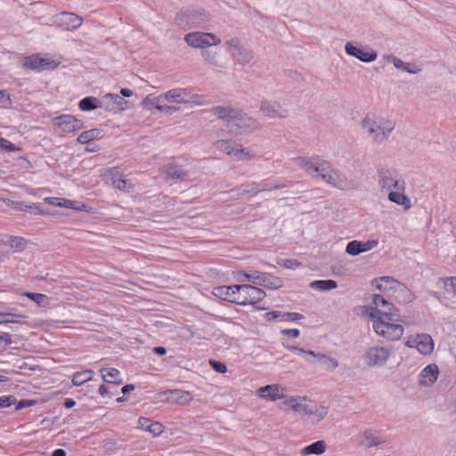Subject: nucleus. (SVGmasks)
<instances>
[{"mask_svg":"<svg viewBox=\"0 0 456 456\" xmlns=\"http://www.w3.org/2000/svg\"><path fill=\"white\" fill-rule=\"evenodd\" d=\"M293 162L313 177L321 178L334 187L343 189L345 182L338 171L320 156L297 157L293 159Z\"/></svg>","mask_w":456,"mask_h":456,"instance_id":"nucleus-1","label":"nucleus"},{"mask_svg":"<svg viewBox=\"0 0 456 456\" xmlns=\"http://www.w3.org/2000/svg\"><path fill=\"white\" fill-rule=\"evenodd\" d=\"M212 111L225 122V126L231 134L240 135L250 134L259 129V122L240 110L216 106Z\"/></svg>","mask_w":456,"mask_h":456,"instance_id":"nucleus-2","label":"nucleus"},{"mask_svg":"<svg viewBox=\"0 0 456 456\" xmlns=\"http://www.w3.org/2000/svg\"><path fill=\"white\" fill-rule=\"evenodd\" d=\"M379 309L371 308L370 317L373 320V330L375 332L388 340H398L403 334V328L401 324L389 322L380 315Z\"/></svg>","mask_w":456,"mask_h":456,"instance_id":"nucleus-3","label":"nucleus"},{"mask_svg":"<svg viewBox=\"0 0 456 456\" xmlns=\"http://www.w3.org/2000/svg\"><path fill=\"white\" fill-rule=\"evenodd\" d=\"M362 127L372 136L374 142H383L388 139L390 134L395 129V123L382 118L379 120V124H377L374 119L366 116L362 120Z\"/></svg>","mask_w":456,"mask_h":456,"instance_id":"nucleus-4","label":"nucleus"},{"mask_svg":"<svg viewBox=\"0 0 456 456\" xmlns=\"http://www.w3.org/2000/svg\"><path fill=\"white\" fill-rule=\"evenodd\" d=\"M237 280L240 281H249L256 286L265 287L269 289H277L282 287L283 281L281 278L271 275L268 273H260L253 271L248 273L245 271L237 273Z\"/></svg>","mask_w":456,"mask_h":456,"instance_id":"nucleus-5","label":"nucleus"},{"mask_svg":"<svg viewBox=\"0 0 456 456\" xmlns=\"http://www.w3.org/2000/svg\"><path fill=\"white\" fill-rule=\"evenodd\" d=\"M235 289L237 290V305H251L256 309H264V307L257 305L266 296L262 289L253 285L240 284L237 285Z\"/></svg>","mask_w":456,"mask_h":456,"instance_id":"nucleus-6","label":"nucleus"},{"mask_svg":"<svg viewBox=\"0 0 456 456\" xmlns=\"http://www.w3.org/2000/svg\"><path fill=\"white\" fill-rule=\"evenodd\" d=\"M208 20V15L204 11L186 9L176 14L175 21L185 28H204Z\"/></svg>","mask_w":456,"mask_h":456,"instance_id":"nucleus-7","label":"nucleus"},{"mask_svg":"<svg viewBox=\"0 0 456 456\" xmlns=\"http://www.w3.org/2000/svg\"><path fill=\"white\" fill-rule=\"evenodd\" d=\"M379 184L381 189L388 191L396 189L398 191H404L405 182L400 178L398 172L395 169L379 168L378 169Z\"/></svg>","mask_w":456,"mask_h":456,"instance_id":"nucleus-8","label":"nucleus"},{"mask_svg":"<svg viewBox=\"0 0 456 456\" xmlns=\"http://www.w3.org/2000/svg\"><path fill=\"white\" fill-rule=\"evenodd\" d=\"M392 353L390 346H371L364 352L363 359L365 363L370 367H381L386 364Z\"/></svg>","mask_w":456,"mask_h":456,"instance_id":"nucleus-9","label":"nucleus"},{"mask_svg":"<svg viewBox=\"0 0 456 456\" xmlns=\"http://www.w3.org/2000/svg\"><path fill=\"white\" fill-rule=\"evenodd\" d=\"M345 51L348 55L366 63L374 61L378 57V53L369 46L354 45L352 42L346 44Z\"/></svg>","mask_w":456,"mask_h":456,"instance_id":"nucleus-10","label":"nucleus"},{"mask_svg":"<svg viewBox=\"0 0 456 456\" xmlns=\"http://www.w3.org/2000/svg\"><path fill=\"white\" fill-rule=\"evenodd\" d=\"M53 123L65 133H72L84 128V122L76 117L62 114L53 118Z\"/></svg>","mask_w":456,"mask_h":456,"instance_id":"nucleus-11","label":"nucleus"},{"mask_svg":"<svg viewBox=\"0 0 456 456\" xmlns=\"http://www.w3.org/2000/svg\"><path fill=\"white\" fill-rule=\"evenodd\" d=\"M261 111L270 118H286L289 111L281 108L277 101L263 100L260 105Z\"/></svg>","mask_w":456,"mask_h":456,"instance_id":"nucleus-12","label":"nucleus"},{"mask_svg":"<svg viewBox=\"0 0 456 456\" xmlns=\"http://www.w3.org/2000/svg\"><path fill=\"white\" fill-rule=\"evenodd\" d=\"M305 361L311 364L319 363L321 366H323L327 370L333 371L338 366V362L336 359L327 356L324 354L315 353L311 351V353H306Z\"/></svg>","mask_w":456,"mask_h":456,"instance_id":"nucleus-13","label":"nucleus"},{"mask_svg":"<svg viewBox=\"0 0 456 456\" xmlns=\"http://www.w3.org/2000/svg\"><path fill=\"white\" fill-rule=\"evenodd\" d=\"M285 387L280 385H267L259 387L256 390V395L267 401L274 402L278 399L285 397Z\"/></svg>","mask_w":456,"mask_h":456,"instance_id":"nucleus-14","label":"nucleus"},{"mask_svg":"<svg viewBox=\"0 0 456 456\" xmlns=\"http://www.w3.org/2000/svg\"><path fill=\"white\" fill-rule=\"evenodd\" d=\"M210 39L214 40L215 37L209 33L191 32L185 36L184 40L188 45L194 48H205L212 45Z\"/></svg>","mask_w":456,"mask_h":456,"instance_id":"nucleus-15","label":"nucleus"},{"mask_svg":"<svg viewBox=\"0 0 456 456\" xmlns=\"http://www.w3.org/2000/svg\"><path fill=\"white\" fill-rule=\"evenodd\" d=\"M56 22L65 29L72 30L82 25L83 19L73 12H62L56 16Z\"/></svg>","mask_w":456,"mask_h":456,"instance_id":"nucleus-16","label":"nucleus"},{"mask_svg":"<svg viewBox=\"0 0 456 456\" xmlns=\"http://www.w3.org/2000/svg\"><path fill=\"white\" fill-rule=\"evenodd\" d=\"M0 243L10 247L12 252L18 253L22 252L27 248L28 240L20 236L2 234L0 236Z\"/></svg>","mask_w":456,"mask_h":456,"instance_id":"nucleus-17","label":"nucleus"},{"mask_svg":"<svg viewBox=\"0 0 456 456\" xmlns=\"http://www.w3.org/2000/svg\"><path fill=\"white\" fill-rule=\"evenodd\" d=\"M289 410H292L295 412L299 413L305 419L310 407V402L304 398L289 397L281 403Z\"/></svg>","mask_w":456,"mask_h":456,"instance_id":"nucleus-18","label":"nucleus"},{"mask_svg":"<svg viewBox=\"0 0 456 456\" xmlns=\"http://www.w3.org/2000/svg\"><path fill=\"white\" fill-rule=\"evenodd\" d=\"M289 410H292L295 412L299 413L305 419L310 407V402L304 398L289 397L281 403Z\"/></svg>","mask_w":456,"mask_h":456,"instance_id":"nucleus-19","label":"nucleus"},{"mask_svg":"<svg viewBox=\"0 0 456 456\" xmlns=\"http://www.w3.org/2000/svg\"><path fill=\"white\" fill-rule=\"evenodd\" d=\"M392 296L399 304H407L414 300V294L402 282L394 283Z\"/></svg>","mask_w":456,"mask_h":456,"instance_id":"nucleus-20","label":"nucleus"},{"mask_svg":"<svg viewBox=\"0 0 456 456\" xmlns=\"http://www.w3.org/2000/svg\"><path fill=\"white\" fill-rule=\"evenodd\" d=\"M439 370L436 364H428L420 372L419 385L424 387L432 386L438 379Z\"/></svg>","mask_w":456,"mask_h":456,"instance_id":"nucleus-21","label":"nucleus"},{"mask_svg":"<svg viewBox=\"0 0 456 456\" xmlns=\"http://www.w3.org/2000/svg\"><path fill=\"white\" fill-rule=\"evenodd\" d=\"M236 287L237 285L216 287L213 289V295L222 300L229 301L237 305Z\"/></svg>","mask_w":456,"mask_h":456,"instance_id":"nucleus-22","label":"nucleus"},{"mask_svg":"<svg viewBox=\"0 0 456 456\" xmlns=\"http://www.w3.org/2000/svg\"><path fill=\"white\" fill-rule=\"evenodd\" d=\"M363 441L360 443L361 445L366 448L377 447L387 442L383 436L378 435V431L374 429H367L362 433Z\"/></svg>","mask_w":456,"mask_h":456,"instance_id":"nucleus-23","label":"nucleus"},{"mask_svg":"<svg viewBox=\"0 0 456 456\" xmlns=\"http://www.w3.org/2000/svg\"><path fill=\"white\" fill-rule=\"evenodd\" d=\"M103 99H111V103L104 104V109L108 111L116 112L118 110H125L128 108L129 102L118 94H107L103 96Z\"/></svg>","mask_w":456,"mask_h":456,"instance_id":"nucleus-24","label":"nucleus"},{"mask_svg":"<svg viewBox=\"0 0 456 456\" xmlns=\"http://www.w3.org/2000/svg\"><path fill=\"white\" fill-rule=\"evenodd\" d=\"M327 413L328 411L324 406L310 402V407L308 408L305 420L311 423L319 422L325 418Z\"/></svg>","mask_w":456,"mask_h":456,"instance_id":"nucleus-25","label":"nucleus"},{"mask_svg":"<svg viewBox=\"0 0 456 456\" xmlns=\"http://www.w3.org/2000/svg\"><path fill=\"white\" fill-rule=\"evenodd\" d=\"M137 427L155 436L160 435L164 430L163 425L159 422H152L151 419L143 417L139 418Z\"/></svg>","mask_w":456,"mask_h":456,"instance_id":"nucleus-26","label":"nucleus"},{"mask_svg":"<svg viewBox=\"0 0 456 456\" xmlns=\"http://www.w3.org/2000/svg\"><path fill=\"white\" fill-rule=\"evenodd\" d=\"M165 98L169 102H188L190 98V92L187 89L182 88L171 89L165 94Z\"/></svg>","mask_w":456,"mask_h":456,"instance_id":"nucleus-27","label":"nucleus"},{"mask_svg":"<svg viewBox=\"0 0 456 456\" xmlns=\"http://www.w3.org/2000/svg\"><path fill=\"white\" fill-rule=\"evenodd\" d=\"M398 281L390 276H381L375 278L371 281V285L380 291H392L394 290V283Z\"/></svg>","mask_w":456,"mask_h":456,"instance_id":"nucleus-28","label":"nucleus"},{"mask_svg":"<svg viewBox=\"0 0 456 456\" xmlns=\"http://www.w3.org/2000/svg\"><path fill=\"white\" fill-rule=\"evenodd\" d=\"M417 350L424 354H430L434 350V341L430 335L422 333L419 334Z\"/></svg>","mask_w":456,"mask_h":456,"instance_id":"nucleus-29","label":"nucleus"},{"mask_svg":"<svg viewBox=\"0 0 456 456\" xmlns=\"http://www.w3.org/2000/svg\"><path fill=\"white\" fill-rule=\"evenodd\" d=\"M109 183L114 188L120 191H125L127 185V181L124 178V175L118 171V168H113L110 171L108 177Z\"/></svg>","mask_w":456,"mask_h":456,"instance_id":"nucleus-30","label":"nucleus"},{"mask_svg":"<svg viewBox=\"0 0 456 456\" xmlns=\"http://www.w3.org/2000/svg\"><path fill=\"white\" fill-rule=\"evenodd\" d=\"M165 172L168 178L174 180H184L188 178V174L183 168L176 164H168L165 166Z\"/></svg>","mask_w":456,"mask_h":456,"instance_id":"nucleus-31","label":"nucleus"},{"mask_svg":"<svg viewBox=\"0 0 456 456\" xmlns=\"http://www.w3.org/2000/svg\"><path fill=\"white\" fill-rule=\"evenodd\" d=\"M404 191H390L388 193V200L391 202H394L397 205L403 206L404 209H409L411 208V203L410 199L404 194Z\"/></svg>","mask_w":456,"mask_h":456,"instance_id":"nucleus-32","label":"nucleus"},{"mask_svg":"<svg viewBox=\"0 0 456 456\" xmlns=\"http://www.w3.org/2000/svg\"><path fill=\"white\" fill-rule=\"evenodd\" d=\"M102 107V102L94 96H86L78 102V108L83 111H91Z\"/></svg>","mask_w":456,"mask_h":456,"instance_id":"nucleus-33","label":"nucleus"},{"mask_svg":"<svg viewBox=\"0 0 456 456\" xmlns=\"http://www.w3.org/2000/svg\"><path fill=\"white\" fill-rule=\"evenodd\" d=\"M326 450V444L323 440L316 441L309 445L305 446L301 450L302 455H321Z\"/></svg>","mask_w":456,"mask_h":456,"instance_id":"nucleus-34","label":"nucleus"},{"mask_svg":"<svg viewBox=\"0 0 456 456\" xmlns=\"http://www.w3.org/2000/svg\"><path fill=\"white\" fill-rule=\"evenodd\" d=\"M309 287L314 289L322 291H329L338 288V282L334 280H316L309 284Z\"/></svg>","mask_w":456,"mask_h":456,"instance_id":"nucleus-35","label":"nucleus"},{"mask_svg":"<svg viewBox=\"0 0 456 456\" xmlns=\"http://www.w3.org/2000/svg\"><path fill=\"white\" fill-rule=\"evenodd\" d=\"M102 131L98 128L89 129L82 132L77 141L80 144H89L92 141L98 139Z\"/></svg>","mask_w":456,"mask_h":456,"instance_id":"nucleus-36","label":"nucleus"},{"mask_svg":"<svg viewBox=\"0 0 456 456\" xmlns=\"http://www.w3.org/2000/svg\"><path fill=\"white\" fill-rule=\"evenodd\" d=\"M232 56L241 65L250 62L254 57L252 51L248 50L243 46L241 47V50H238L236 53H232Z\"/></svg>","mask_w":456,"mask_h":456,"instance_id":"nucleus-37","label":"nucleus"},{"mask_svg":"<svg viewBox=\"0 0 456 456\" xmlns=\"http://www.w3.org/2000/svg\"><path fill=\"white\" fill-rule=\"evenodd\" d=\"M216 148L220 151L226 152L228 155L235 157V152L237 151V143L232 141L227 140H218L216 143Z\"/></svg>","mask_w":456,"mask_h":456,"instance_id":"nucleus-38","label":"nucleus"},{"mask_svg":"<svg viewBox=\"0 0 456 456\" xmlns=\"http://www.w3.org/2000/svg\"><path fill=\"white\" fill-rule=\"evenodd\" d=\"M101 373H102V379L107 382V383H113L114 385H119L123 382L122 379H118V380H110V379H108L106 377H110V378H112V379H117L118 376H119V370L116 368H102L100 370Z\"/></svg>","mask_w":456,"mask_h":456,"instance_id":"nucleus-39","label":"nucleus"},{"mask_svg":"<svg viewBox=\"0 0 456 456\" xmlns=\"http://www.w3.org/2000/svg\"><path fill=\"white\" fill-rule=\"evenodd\" d=\"M93 378V371L91 370H85L82 371H77L73 375L72 384L74 386H81L86 381L91 380Z\"/></svg>","mask_w":456,"mask_h":456,"instance_id":"nucleus-40","label":"nucleus"},{"mask_svg":"<svg viewBox=\"0 0 456 456\" xmlns=\"http://www.w3.org/2000/svg\"><path fill=\"white\" fill-rule=\"evenodd\" d=\"M18 205H19L18 208L20 210L28 212L30 214L45 215L46 213L44 209H42L40 205L36 204V203L27 204V203L21 201V202L18 203Z\"/></svg>","mask_w":456,"mask_h":456,"instance_id":"nucleus-41","label":"nucleus"},{"mask_svg":"<svg viewBox=\"0 0 456 456\" xmlns=\"http://www.w3.org/2000/svg\"><path fill=\"white\" fill-rule=\"evenodd\" d=\"M442 283L443 288L448 292L456 295V277H444L440 278L438 284Z\"/></svg>","mask_w":456,"mask_h":456,"instance_id":"nucleus-42","label":"nucleus"},{"mask_svg":"<svg viewBox=\"0 0 456 456\" xmlns=\"http://www.w3.org/2000/svg\"><path fill=\"white\" fill-rule=\"evenodd\" d=\"M26 318L23 314L12 313H0V324L17 323L20 319Z\"/></svg>","mask_w":456,"mask_h":456,"instance_id":"nucleus-43","label":"nucleus"},{"mask_svg":"<svg viewBox=\"0 0 456 456\" xmlns=\"http://www.w3.org/2000/svg\"><path fill=\"white\" fill-rule=\"evenodd\" d=\"M169 394L173 396H175L177 403L183 404L187 403L191 400V396L189 392L180 390V389H174L170 390Z\"/></svg>","mask_w":456,"mask_h":456,"instance_id":"nucleus-44","label":"nucleus"},{"mask_svg":"<svg viewBox=\"0 0 456 456\" xmlns=\"http://www.w3.org/2000/svg\"><path fill=\"white\" fill-rule=\"evenodd\" d=\"M260 186L257 183H250L247 184H242L238 188V193L244 195V194H252L256 195L259 192Z\"/></svg>","mask_w":456,"mask_h":456,"instance_id":"nucleus-45","label":"nucleus"},{"mask_svg":"<svg viewBox=\"0 0 456 456\" xmlns=\"http://www.w3.org/2000/svg\"><path fill=\"white\" fill-rule=\"evenodd\" d=\"M346 252L350 256H358L363 252L362 241L351 240L347 243Z\"/></svg>","mask_w":456,"mask_h":456,"instance_id":"nucleus-46","label":"nucleus"},{"mask_svg":"<svg viewBox=\"0 0 456 456\" xmlns=\"http://www.w3.org/2000/svg\"><path fill=\"white\" fill-rule=\"evenodd\" d=\"M38 54H32L29 56H26L23 61V68L26 69H32L39 71L38 66Z\"/></svg>","mask_w":456,"mask_h":456,"instance_id":"nucleus-47","label":"nucleus"},{"mask_svg":"<svg viewBox=\"0 0 456 456\" xmlns=\"http://www.w3.org/2000/svg\"><path fill=\"white\" fill-rule=\"evenodd\" d=\"M39 71L41 70H52L55 69L59 66V62H56L53 59L38 57Z\"/></svg>","mask_w":456,"mask_h":456,"instance_id":"nucleus-48","label":"nucleus"},{"mask_svg":"<svg viewBox=\"0 0 456 456\" xmlns=\"http://www.w3.org/2000/svg\"><path fill=\"white\" fill-rule=\"evenodd\" d=\"M277 264L283 268L292 270L302 266L300 262L293 258L277 259Z\"/></svg>","mask_w":456,"mask_h":456,"instance_id":"nucleus-49","label":"nucleus"},{"mask_svg":"<svg viewBox=\"0 0 456 456\" xmlns=\"http://www.w3.org/2000/svg\"><path fill=\"white\" fill-rule=\"evenodd\" d=\"M371 303L375 305L374 308L376 309H379V306H391V308H393V304L388 302L383 296L379 294H373L371 296Z\"/></svg>","mask_w":456,"mask_h":456,"instance_id":"nucleus-50","label":"nucleus"},{"mask_svg":"<svg viewBox=\"0 0 456 456\" xmlns=\"http://www.w3.org/2000/svg\"><path fill=\"white\" fill-rule=\"evenodd\" d=\"M22 295L37 303L38 305H43L47 299V296L42 293L24 292Z\"/></svg>","mask_w":456,"mask_h":456,"instance_id":"nucleus-51","label":"nucleus"},{"mask_svg":"<svg viewBox=\"0 0 456 456\" xmlns=\"http://www.w3.org/2000/svg\"><path fill=\"white\" fill-rule=\"evenodd\" d=\"M254 157V153L252 151L247 148H238L235 152L234 159L236 160H244L250 159Z\"/></svg>","mask_w":456,"mask_h":456,"instance_id":"nucleus-52","label":"nucleus"},{"mask_svg":"<svg viewBox=\"0 0 456 456\" xmlns=\"http://www.w3.org/2000/svg\"><path fill=\"white\" fill-rule=\"evenodd\" d=\"M303 318V314L295 312H281V316H280L281 321L284 322H296Z\"/></svg>","mask_w":456,"mask_h":456,"instance_id":"nucleus-53","label":"nucleus"},{"mask_svg":"<svg viewBox=\"0 0 456 456\" xmlns=\"http://www.w3.org/2000/svg\"><path fill=\"white\" fill-rule=\"evenodd\" d=\"M0 148L7 152L19 151L20 148L12 143L9 140L0 137Z\"/></svg>","mask_w":456,"mask_h":456,"instance_id":"nucleus-54","label":"nucleus"},{"mask_svg":"<svg viewBox=\"0 0 456 456\" xmlns=\"http://www.w3.org/2000/svg\"><path fill=\"white\" fill-rule=\"evenodd\" d=\"M385 321L389 322H395L400 321V314H398V310L395 307L393 312H382L380 314Z\"/></svg>","mask_w":456,"mask_h":456,"instance_id":"nucleus-55","label":"nucleus"},{"mask_svg":"<svg viewBox=\"0 0 456 456\" xmlns=\"http://www.w3.org/2000/svg\"><path fill=\"white\" fill-rule=\"evenodd\" d=\"M208 363L209 365L211 366V368L216 371V372H218V373H225L227 371V367L226 365L222 362H219V361H216V360H214V359H210L208 361Z\"/></svg>","mask_w":456,"mask_h":456,"instance_id":"nucleus-56","label":"nucleus"},{"mask_svg":"<svg viewBox=\"0 0 456 456\" xmlns=\"http://www.w3.org/2000/svg\"><path fill=\"white\" fill-rule=\"evenodd\" d=\"M225 45H227L232 53H236L238 50H241L243 46L240 43V40L237 37L232 38L225 42Z\"/></svg>","mask_w":456,"mask_h":456,"instance_id":"nucleus-57","label":"nucleus"},{"mask_svg":"<svg viewBox=\"0 0 456 456\" xmlns=\"http://www.w3.org/2000/svg\"><path fill=\"white\" fill-rule=\"evenodd\" d=\"M16 403L14 395H3L0 396V408H7Z\"/></svg>","mask_w":456,"mask_h":456,"instance_id":"nucleus-58","label":"nucleus"},{"mask_svg":"<svg viewBox=\"0 0 456 456\" xmlns=\"http://www.w3.org/2000/svg\"><path fill=\"white\" fill-rule=\"evenodd\" d=\"M202 56L206 61L213 65H217L216 53L210 50H203Z\"/></svg>","mask_w":456,"mask_h":456,"instance_id":"nucleus-59","label":"nucleus"},{"mask_svg":"<svg viewBox=\"0 0 456 456\" xmlns=\"http://www.w3.org/2000/svg\"><path fill=\"white\" fill-rule=\"evenodd\" d=\"M37 401L32 399H21L20 401L16 400L15 410L19 411L29 406L36 404Z\"/></svg>","mask_w":456,"mask_h":456,"instance_id":"nucleus-60","label":"nucleus"},{"mask_svg":"<svg viewBox=\"0 0 456 456\" xmlns=\"http://www.w3.org/2000/svg\"><path fill=\"white\" fill-rule=\"evenodd\" d=\"M385 58L387 61L392 62L396 69H403L405 62L403 61L401 59L392 54L387 55Z\"/></svg>","mask_w":456,"mask_h":456,"instance_id":"nucleus-61","label":"nucleus"},{"mask_svg":"<svg viewBox=\"0 0 456 456\" xmlns=\"http://www.w3.org/2000/svg\"><path fill=\"white\" fill-rule=\"evenodd\" d=\"M403 71L408 72L410 74H417L420 72V69L414 63L405 62L403 67Z\"/></svg>","mask_w":456,"mask_h":456,"instance_id":"nucleus-62","label":"nucleus"},{"mask_svg":"<svg viewBox=\"0 0 456 456\" xmlns=\"http://www.w3.org/2000/svg\"><path fill=\"white\" fill-rule=\"evenodd\" d=\"M283 346L289 351L296 352L297 354L303 355V357L305 359L306 353H311V350H305L303 348H299L296 346H285L284 343H282Z\"/></svg>","mask_w":456,"mask_h":456,"instance_id":"nucleus-63","label":"nucleus"},{"mask_svg":"<svg viewBox=\"0 0 456 456\" xmlns=\"http://www.w3.org/2000/svg\"><path fill=\"white\" fill-rule=\"evenodd\" d=\"M362 245L363 252H367L378 245V240H371L367 241H362Z\"/></svg>","mask_w":456,"mask_h":456,"instance_id":"nucleus-64","label":"nucleus"}]
</instances>
